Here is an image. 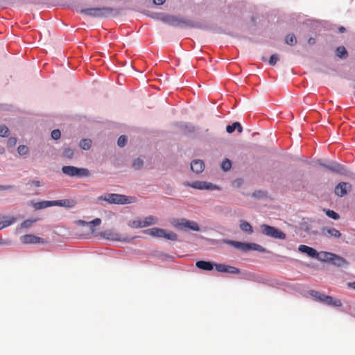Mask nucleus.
<instances>
[{"label": "nucleus", "instance_id": "obj_48", "mask_svg": "<svg viewBox=\"0 0 355 355\" xmlns=\"http://www.w3.org/2000/svg\"><path fill=\"white\" fill-rule=\"evenodd\" d=\"M31 222L29 220H26L22 223V226L24 227H27L31 225Z\"/></svg>", "mask_w": 355, "mask_h": 355}, {"label": "nucleus", "instance_id": "obj_27", "mask_svg": "<svg viewBox=\"0 0 355 355\" xmlns=\"http://www.w3.org/2000/svg\"><path fill=\"white\" fill-rule=\"evenodd\" d=\"M224 242L245 252V243L232 240H225Z\"/></svg>", "mask_w": 355, "mask_h": 355}, {"label": "nucleus", "instance_id": "obj_11", "mask_svg": "<svg viewBox=\"0 0 355 355\" xmlns=\"http://www.w3.org/2000/svg\"><path fill=\"white\" fill-rule=\"evenodd\" d=\"M321 235L325 237L338 239L341 236V233L334 227H324L321 230Z\"/></svg>", "mask_w": 355, "mask_h": 355}, {"label": "nucleus", "instance_id": "obj_5", "mask_svg": "<svg viewBox=\"0 0 355 355\" xmlns=\"http://www.w3.org/2000/svg\"><path fill=\"white\" fill-rule=\"evenodd\" d=\"M260 229L262 234L274 239L284 240L286 237V234L282 232L280 230L268 225L263 224L260 226Z\"/></svg>", "mask_w": 355, "mask_h": 355}, {"label": "nucleus", "instance_id": "obj_42", "mask_svg": "<svg viewBox=\"0 0 355 355\" xmlns=\"http://www.w3.org/2000/svg\"><path fill=\"white\" fill-rule=\"evenodd\" d=\"M279 60V56L277 54H273L270 56L269 60V64L272 66H274L276 64L277 61Z\"/></svg>", "mask_w": 355, "mask_h": 355}, {"label": "nucleus", "instance_id": "obj_7", "mask_svg": "<svg viewBox=\"0 0 355 355\" xmlns=\"http://www.w3.org/2000/svg\"><path fill=\"white\" fill-rule=\"evenodd\" d=\"M162 21L166 24H169L172 26H189L190 22L174 15H164L161 18Z\"/></svg>", "mask_w": 355, "mask_h": 355}, {"label": "nucleus", "instance_id": "obj_16", "mask_svg": "<svg viewBox=\"0 0 355 355\" xmlns=\"http://www.w3.org/2000/svg\"><path fill=\"white\" fill-rule=\"evenodd\" d=\"M54 206L64 207L67 208H71L76 205V201L72 199H63L58 200H53Z\"/></svg>", "mask_w": 355, "mask_h": 355}, {"label": "nucleus", "instance_id": "obj_43", "mask_svg": "<svg viewBox=\"0 0 355 355\" xmlns=\"http://www.w3.org/2000/svg\"><path fill=\"white\" fill-rule=\"evenodd\" d=\"M60 136H61V132L58 129L53 130L51 132V137L53 139L57 140L60 138Z\"/></svg>", "mask_w": 355, "mask_h": 355}, {"label": "nucleus", "instance_id": "obj_46", "mask_svg": "<svg viewBox=\"0 0 355 355\" xmlns=\"http://www.w3.org/2000/svg\"><path fill=\"white\" fill-rule=\"evenodd\" d=\"M166 0H153V2L156 5H162Z\"/></svg>", "mask_w": 355, "mask_h": 355}, {"label": "nucleus", "instance_id": "obj_49", "mask_svg": "<svg viewBox=\"0 0 355 355\" xmlns=\"http://www.w3.org/2000/svg\"><path fill=\"white\" fill-rule=\"evenodd\" d=\"M78 223L81 225H88V222H85L84 220H80L78 221Z\"/></svg>", "mask_w": 355, "mask_h": 355}, {"label": "nucleus", "instance_id": "obj_52", "mask_svg": "<svg viewBox=\"0 0 355 355\" xmlns=\"http://www.w3.org/2000/svg\"><path fill=\"white\" fill-rule=\"evenodd\" d=\"M339 31L340 33H344L345 31V28L342 26V27L339 28Z\"/></svg>", "mask_w": 355, "mask_h": 355}, {"label": "nucleus", "instance_id": "obj_26", "mask_svg": "<svg viewBox=\"0 0 355 355\" xmlns=\"http://www.w3.org/2000/svg\"><path fill=\"white\" fill-rule=\"evenodd\" d=\"M237 130L239 132H241L243 130L242 126L239 122H234L232 125H229L226 127V131L228 133H232L235 130Z\"/></svg>", "mask_w": 355, "mask_h": 355}, {"label": "nucleus", "instance_id": "obj_13", "mask_svg": "<svg viewBox=\"0 0 355 355\" xmlns=\"http://www.w3.org/2000/svg\"><path fill=\"white\" fill-rule=\"evenodd\" d=\"M298 250L302 253L306 254L309 257L318 258V252L311 247L305 245H300L298 248Z\"/></svg>", "mask_w": 355, "mask_h": 355}, {"label": "nucleus", "instance_id": "obj_8", "mask_svg": "<svg viewBox=\"0 0 355 355\" xmlns=\"http://www.w3.org/2000/svg\"><path fill=\"white\" fill-rule=\"evenodd\" d=\"M20 241L24 244L45 243L46 241L33 234H26L20 237Z\"/></svg>", "mask_w": 355, "mask_h": 355}, {"label": "nucleus", "instance_id": "obj_50", "mask_svg": "<svg viewBox=\"0 0 355 355\" xmlns=\"http://www.w3.org/2000/svg\"><path fill=\"white\" fill-rule=\"evenodd\" d=\"M308 43H309L310 45L314 44H315V39H313V38H309V40H308Z\"/></svg>", "mask_w": 355, "mask_h": 355}, {"label": "nucleus", "instance_id": "obj_41", "mask_svg": "<svg viewBox=\"0 0 355 355\" xmlns=\"http://www.w3.org/2000/svg\"><path fill=\"white\" fill-rule=\"evenodd\" d=\"M127 143V138L125 135H121L119 137L117 141V144L119 146L123 147Z\"/></svg>", "mask_w": 355, "mask_h": 355}, {"label": "nucleus", "instance_id": "obj_31", "mask_svg": "<svg viewBox=\"0 0 355 355\" xmlns=\"http://www.w3.org/2000/svg\"><path fill=\"white\" fill-rule=\"evenodd\" d=\"M15 221V218H11L9 220H0V230H2L10 225Z\"/></svg>", "mask_w": 355, "mask_h": 355}, {"label": "nucleus", "instance_id": "obj_22", "mask_svg": "<svg viewBox=\"0 0 355 355\" xmlns=\"http://www.w3.org/2000/svg\"><path fill=\"white\" fill-rule=\"evenodd\" d=\"M240 229L243 232L249 234H251L253 232L252 227L251 225L248 222L243 220H240Z\"/></svg>", "mask_w": 355, "mask_h": 355}, {"label": "nucleus", "instance_id": "obj_30", "mask_svg": "<svg viewBox=\"0 0 355 355\" xmlns=\"http://www.w3.org/2000/svg\"><path fill=\"white\" fill-rule=\"evenodd\" d=\"M285 42L288 45L294 46L297 43V39L295 35L290 34L286 37Z\"/></svg>", "mask_w": 355, "mask_h": 355}, {"label": "nucleus", "instance_id": "obj_24", "mask_svg": "<svg viewBox=\"0 0 355 355\" xmlns=\"http://www.w3.org/2000/svg\"><path fill=\"white\" fill-rule=\"evenodd\" d=\"M158 222V218L153 216H148L143 220V226L144 227L157 224Z\"/></svg>", "mask_w": 355, "mask_h": 355}, {"label": "nucleus", "instance_id": "obj_6", "mask_svg": "<svg viewBox=\"0 0 355 355\" xmlns=\"http://www.w3.org/2000/svg\"><path fill=\"white\" fill-rule=\"evenodd\" d=\"M62 171L70 177H87L89 175L87 168H80L73 166H64L62 168Z\"/></svg>", "mask_w": 355, "mask_h": 355}, {"label": "nucleus", "instance_id": "obj_14", "mask_svg": "<svg viewBox=\"0 0 355 355\" xmlns=\"http://www.w3.org/2000/svg\"><path fill=\"white\" fill-rule=\"evenodd\" d=\"M186 185L197 189H211L212 184L202 181H196L192 183H187Z\"/></svg>", "mask_w": 355, "mask_h": 355}, {"label": "nucleus", "instance_id": "obj_34", "mask_svg": "<svg viewBox=\"0 0 355 355\" xmlns=\"http://www.w3.org/2000/svg\"><path fill=\"white\" fill-rule=\"evenodd\" d=\"M231 166H232V162L228 159H224L221 164V168L225 171H229L231 168Z\"/></svg>", "mask_w": 355, "mask_h": 355}, {"label": "nucleus", "instance_id": "obj_10", "mask_svg": "<svg viewBox=\"0 0 355 355\" xmlns=\"http://www.w3.org/2000/svg\"><path fill=\"white\" fill-rule=\"evenodd\" d=\"M214 267L218 272L229 274H239L240 270L239 268L225 264L216 263Z\"/></svg>", "mask_w": 355, "mask_h": 355}, {"label": "nucleus", "instance_id": "obj_23", "mask_svg": "<svg viewBox=\"0 0 355 355\" xmlns=\"http://www.w3.org/2000/svg\"><path fill=\"white\" fill-rule=\"evenodd\" d=\"M249 250H257V251L263 252L264 249L260 245H258L257 243H245V252H247Z\"/></svg>", "mask_w": 355, "mask_h": 355}, {"label": "nucleus", "instance_id": "obj_44", "mask_svg": "<svg viewBox=\"0 0 355 355\" xmlns=\"http://www.w3.org/2000/svg\"><path fill=\"white\" fill-rule=\"evenodd\" d=\"M17 144V139L15 137H10L8 140L7 145L8 147H14Z\"/></svg>", "mask_w": 355, "mask_h": 355}, {"label": "nucleus", "instance_id": "obj_36", "mask_svg": "<svg viewBox=\"0 0 355 355\" xmlns=\"http://www.w3.org/2000/svg\"><path fill=\"white\" fill-rule=\"evenodd\" d=\"M143 164H144L143 160L141 159L140 158H137L134 160V162L132 163V167L135 170H139L143 166Z\"/></svg>", "mask_w": 355, "mask_h": 355}, {"label": "nucleus", "instance_id": "obj_4", "mask_svg": "<svg viewBox=\"0 0 355 355\" xmlns=\"http://www.w3.org/2000/svg\"><path fill=\"white\" fill-rule=\"evenodd\" d=\"M113 12V9L108 7L93 8L80 10V12L94 17H107Z\"/></svg>", "mask_w": 355, "mask_h": 355}, {"label": "nucleus", "instance_id": "obj_20", "mask_svg": "<svg viewBox=\"0 0 355 355\" xmlns=\"http://www.w3.org/2000/svg\"><path fill=\"white\" fill-rule=\"evenodd\" d=\"M107 239L116 241H124L125 239L122 238L119 234L113 231H108L105 233Z\"/></svg>", "mask_w": 355, "mask_h": 355}, {"label": "nucleus", "instance_id": "obj_12", "mask_svg": "<svg viewBox=\"0 0 355 355\" xmlns=\"http://www.w3.org/2000/svg\"><path fill=\"white\" fill-rule=\"evenodd\" d=\"M327 168L334 173L345 175L346 174V169L345 167L336 162H331L327 166Z\"/></svg>", "mask_w": 355, "mask_h": 355}, {"label": "nucleus", "instance_id": "obj_32", "mask_svg": "<svg viewBox=\"0 0 355 355\" xmlns=\"http://www.w3.org/2000/svg\"><path fill=\"white\" fill-rule=\"evenodd\" d=\"M163 238L171 241H176L178 239V235L173 232H166L164 230V236H163Z\"/></svg>", "mask_w": 355, "mask_h": 355}, {"label": "nucleus", "instance_id": "obj_25", "mask_svg": "<svg viewBox=\"0 0 355 355\" xmlns=\"http://www.w3.org/2000/svg\"><path fill=\"white\" fill-rule=\"evenodd\" d=\"M143 224H144L143 220H141L139 218H135L132 220H130L128 222V226H130L132 228H135V229L144 227V226H143Z\"/></svg>", "mask_w": 355, "mask_h": 355}, {"label": "nucleus", "instance_id": "obj_15", "mask_svg": "<svg viewBox=\"0 0 355 355\" xmlns=\"http://www.w3.org/2000/svg\"><path fill=\"white\" fill-rule=\"evenodd\" d=\"M205 168V164L203 161L200 159H196L191 163V169L194 173L198 174L203 171Z\"/></svg>", "mask_w": 355, "mask_h": 355}, {"label": "nucleus", "instance_id": "obj_37", "mask_svg": "<svg viewBox=\"0 0 355 355\" xmlns=\"http://www.w3.org/2000/svg\"><path fill=\"white\" fill-rule=\"evenodd\" d=\"M17 152L20 155H25L28 153V148L25 145H20L17 148Z\"/></svg>", "mask_w": 355, "mask_h": 355}, {"label": "nucleus", "instance_id": "obj_21", "mask_svg": "<svg viewBox=\"0 0 355 355\" xmlns=\"http://www.w3.org/2000/svg\"><path fill=\"white\" fill-rule=\"evenodd\" d=\"M54 206L53 200L51 201H41L38 202H35L33 205V207L35 209H42L49 207Z\"/></svg>", "mask_w": 355, "mask_h": 355}, {"label": "nucleus", "instance_id": "obj_1", "mask_svg": "<svg viewBox=\"0 0 355 355\" xmlns=\"http://www.w3.org/2000/svg\"><path fill=\"white\" fill-rule=\"evenodd\" d=\"M99 200L107 201L110 203L114 204H130L136 201L135 197L127 196L125 195L110 193L105 196H101L98 197Z\"/></svg>", "mask_w": 355, "mask_h": 355}, {"label": "nucleus", "instance_id": "obj_33", "mask_svg": "<svg viewBox=\"0 0 355 355\" xmlns=\"http://www.w3.org/2000/svg\"><path fill=\"white\" fill-rule=\"evenodd\" d=\"M73 150L70 148H65L62 153L63 157L68 159H71L73 157Z\"/></svg>", "mask_w": 355, "mask_h": 355}, {"label": "nucleus", "instance_id": "obj_29", "mask_svg": "<svg viewBox=\"0 0 355 355\" xmlns=\"http://www.w3.org/2000/svg\"><path fill=\"white\" fill-rule=\"evenodd\" d=\"M92 146V140L89 139H82L80 142V147L83 150H89Z\"/></svg>", "mask_w": 355, "mask_h": 355}, {"label": "nucleus", "instance_id": "obj_39", "mask_svg": "<svg viewBox=\"0 0 355 355\" xmlns=\"http://www.w3.org/2000/svg\"><path fill=\"white\" fill-rule=\"evenodd\" d=\"M9 130L5 125L0 126V136L2 137H7L8 135Z\"/></svg>", "mask_w": 355, "mask_h": 355}, {"label": "nucleus", "instance_id": "obj_17", "mask_svg": "<svg viewBox=\"0 0 355 355\" xmlns=\"http://www.w3.org/2000/svg\"><path fill=\"white\" fill-rule=\"evenodd\" d=\"M330 263L338 267L345 266L349 263L348 261L343 257L336 255V254H334Z\"/></svg>", "mask_w": 355, "mask_h": 355}, {"label": "nucleus", "instance_id": "obj_2", "mask_svg": "<svg viewBox=\"0 0 355 355\" xmlns=\"http://www.w3.org/2000/svg\"><path fill=\"white\" fill-rule=\"evenodd\" d=\"M171 224L175 228L181 230L200 231L199 225L196 222L186 218H174L171 220Z\"/></svg>", "mask_w": 355, "mask_h": 355}, {"label": "nucleus", "instance_id": "obj_35", "mask_svg": "<svg viewBox=\"0 0 355 355\" xmlns=\"http://www.w3.org/2000/svg\"><path fill=\"white\" fill-rule=\"evenodd\" d=\"M336 55L339 58L345 57L347 55V50L344 46H339L336 49Z\"/></svg>", "mask_w": 355, "mask_h": 355}, {"label": "nucleus", "instance_id": "obj_53", "mask_svg": "<svg viewBox=\"0 0 355 355\" xmlns=\"http://www.w3.org/2000/svg\"><path fill=\"white\" fill-rule=\"evenodd\" d=\"M320 166H323V167H324L326 168H327V166L328 165V164H322V163H320Z\"/></svg>", "mask_w": 355, "mask_h": 355}, {"label": "nucleus", "instance_id": "obj_38", "mask_svg": "<svg viewBox=\"0 0 355 355\" xmlns=\"http://www.w3.org/2000/svg\"><path fill=\"white\" fill-rule=\"evenodd\" d=\"M325 213L327 216L334 220H338L340 218L338 214H337L333 210L327 209L325 211Z\"/></svg>", "mask_w": 355, "mask_h": 355}, {"label": "nucleus", "instance_id": "obj_28", "mask_svg": "<svg viewBox=\"0 0 355 355\" xmlns=\"http://www.w3.org/2000/svg\"><path fill=\"white\" fill-rule=\"evenodd\" d=\"M334 256V253L328 252H321L318 254V259L322 261H331V257Z\"/></svg>", "mask_w": 355, "mask_h": 355}, {"label": "nucleus", "instance_id": "obj_19", "mask_svg": "<svg viewBox=\"0 0 355 355\" xmlns=\"http://www.w3.org/2000/svg\"><path fill=\"white\" fill-rule=\"evenodd\" d=\"M145 233L151 235L152 236L161 238L163 237V236H164V230L158 227H153L146 230L145 231Z\"/></svg>", "mask_w": 355, "mask_h": 355}, {"label": "nucleus", "instance_id": "obj_3", "mask_svg": "<svg viewBox=\"0 0 355 355\" xmlns=\"http://www.w3.org/2000/svg\"><path fill=\"white\" fill-rule=\"evenodd\" d=\"M310 294L315 299L319 300L321 302H323L324 304H325L328 306H334V307H340L342 306V302L340 300L334 298L329 295H326L321 293L318 291H311L310 292Z\"/></svg>", "mask_w": 355, "mask_h": 355}, {"label": "nucleus", "instance_id": "obj_40", "mask_svg": "<svg viewBox=\"0 0 355 355\" xmlns=\"http://www.w3.org/2000/svg\"><path fill=\"white\" fill-rule=\"evenodd\" d=\"M101 223V220L100 218H97L90 222H88V226H89L92 231L94 232V230L92 229V227L94 226H98Z\"/></svg>", "mask_w": 355, "mask_h": 355}, {"label": "nucleus", "instance_id": "obj_9", "mask_svg": "<svg viewBox=\"0 0 355 355\" xmlns=\"http://www.w3.org/2000/svg\"><path fill=\"white\" fill-rule=\"evenodd\" d=\"M352 189V185L349 182H340L336 186L334 189L335 194L338 197L345 196Z\"/></svg>", "mask_w": 355, "mask_h": 355}, {"label": "nucleus", "instance_id": "obj_47", "mask_svg": "<svg viewBox=\"0 0 355 355\" xmlns=\"http://www.w3.org/2000/svg\"><path fill=\"white\" fill-rule=\"evenodd\" d=\"M185 128L188 129L189 132H193L195 130V128L191 125H187Z\"/></svg>", "mask_w": 355, "mask_h": 355}, {"label": "nucleus", "instance_id": "obj_51", "mask_svg": "<svg viewBox=\"0 0 355 355\" xmlns=\"http://www.w3.org/2000/svg\"><path fill=\"white\" fill-rule=\"evenodd\" d=\"M349 286L351 288H352L355 289V282H352V283H349Z\"/></svg>", "mask_w": 355, "mask_h": 355}, {"label": "nucleus", "instance_id": "obj_18", "mask_svg": "<svg viewBox=\"0 0 355 355\" xmlns=\"http://www.w3.org/2000/svg\"><path fill=\"white\" fill-rule=\"evenodd\" d=\"M196 266L199 269L210 271L213 270L214 265L211 261H198L196 263Z\"/></svg>", "mask_w": 355, "mask_h": 355}, {"label": "nucleus", "instance_id": "obj_45", "mask_svg": "<svg viewBox=\"0 0 355 355\" xmlns=\"http://www.w3.org/2000/svg\"><path fill=\"white\" fill-rule=\"evenodd\" d=\"M28 184L31 185V186L33 185V186H35L36 187H40V182L38 180H31V181H29Z\"/></svg>", "mask_w": 355, "mask_h": 355}]
</instances>
